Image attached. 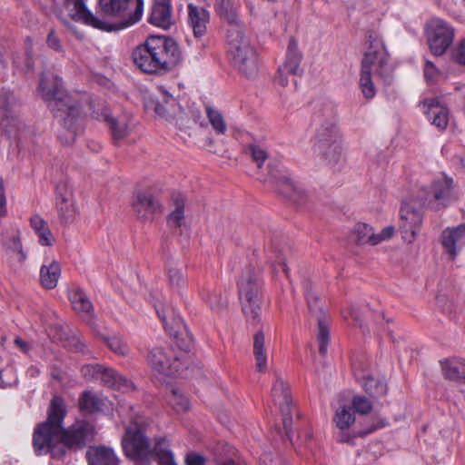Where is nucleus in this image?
I'll list each match as a JSON object with an SVG mask.
<instances>
[{
    "label": "nucleus",
    "instance_id": "1",
    "mask_svg": "<svg viewBox=\"0 0 465 465\" xmlns=\"http://www.w3.org/2000/svg\"><path fill=\"white\" fill-rule=\"evenodd\" d=\"M66 415L64 399L54 395L48 408V417L39 424L33 435V445L37 455L51 453L53 457H62L66 449L84 448L93 440L94 426L85 421L77 422L68 430L62 426Z\"/></svg>",
    "mask_w": 465,
    "mask_h": 465
},
{
    "label": "nucleus",
    "instance_id": "2",
    "mask_svg": "<svg viewBox=\"0 0 465 465\" xmlns=\"http://www.w3.org/2000/svg\"><path fill=\"white\" fill-rule=\"evenodd\" d=\"M39 92L62 126L60 141L73 144L84 129V114L79 104L63 87L62 79L52 72H44L39 83Z\"/></svg>",
    "mask_w": 465,
    "mask_h": 465
},
{
    "label": "nucleus",
    "instance_id": "3",
    "mask_svg": "<svg viewBox=\"0 0 465 465\" xmlns=\"http://www.w3.org/2000/svg\"><path fill=\"white\" fill-rule=\"evenodd\" d=\"M134 63L144 73L164 74L182 61V52L171 37L151 35L132 54Z\"/></svg>",
    "mask_w": 465,
    "mask_h": 465
},
{
    "label": "nucleus",
    "instance_id": "4",
    "mask_svg": "<svg viewBox=\"0 0 465 465\" xmlns=\"http://www.w3.org/2000/svg\"><path fill=\"white\" fill-rule=\"evenodd\" d=\"M237 285L242 311L247 322L252 325L259 324L263 297V282L260 271L248 265L242 271Z\"/></svg>",
    "mask_w": 465,
    "mask_h": 465
},
{
    "label": "nucleus",
    "instance_id": "5",
    "mask_svg": "<svg viewBox=\"0 0 465 465\" xmlns=\"http://www.w3.org/2000/svg\"><path fill=\"white\" fill-rule=\"evenodd\" d=\"M132 0H98L99 8L105 24L99 30L105 32L119 31L127 28L142 18L143 2L138 0L134 12H131Z\"/></svg>",
    "mask_w": 465,
    "mask_h": 465
},
{
    "label": "nucleus",
    "instance_id": "6",
    "mask_svg": "<svg viewBox=\"0 0 465 465\" xmlns=\"http://www.w3.org/2000/svg\"><path fill=\"white\" fill-rule=\"evenodd\" d=\"M229 53L234 66L247 78L258 74L257 54L243 27L229 28L227 32Z\"/></svg>",
    "mask_w": 465,
    "mask_h": 465
},
{
    "label": "nucleus",
    "instance_id": "7",
    "mask_svg": "<svg viewBox=\"0 0 465 465\" xmlns=\"http://www.w3.org/2000/svg\"><path fill=\"white\" fill-rule=\"evenodd\" d=\"M147 425L134 421L126 428L122 445L126 457L135 463L151 461L153 446L146 434Z\"/></svg>",
    "mask_w": 465,
    "mask_h": 465
},
{
    "label": "nucleus",
    "instance_id": "8",
    "mask_svg": "<svg viewBox=\"0 0 465 465\" xmlns=\"http://www.w3.org/2000/svg\"><path fill=\"white\" fill-rule=\"evenodd\" d=\"M302 288L309 312L317 319L318 322L317 340L320 343L319 352L322 355H325L330 341V331L328 327L329 316L323 310V306L317 292L314 290V286L312 281L304 280L302 282Z\"/></svg>",
    "mask_w": 465,
    "mask_h": 465
},
{
    "label": "nucleus",
    "instance_id": "9",
    "mask_svg": "<svg viewBox=\"0 0 465 465\" xmlns=\"http://www.w3.org/2000/svg\"><path fill=\"white\" fill-rule=\"evenodd\" d=\"M417 201L419 202L418 207L411 202H404L400 210V230L403 240L409 243L415 240L417 232L421 225V207L425 204H430V200L425 191L418 194Z\"/></svg>",
    "mask_w": 465,
    "mask_h": 465
},
{
    "label": "nucleus",
    "instance_id": "10",
    "mask_svg": "<svg viewBox=\"0 0 465 465\" xmlns=\"http://www.w3.org/2000/svg\"><path fill=\"white\" fill-rule=\"evenodd\" d=\"M427 37L431 53L440 56L452 44L454 30L446 22L433 19L427 25Z\"/></svg>",
    "mask_w": 465,
    "mask_h": 465
},
{
    "label": "nucleus",
    "instance_id": "11",
    "mask_svg": "<svg viewBox=\"0 0 465 465\" xmlns=\"http://www.w3.org/2000/svg\"><path fill=\"white\" fill-rule=\"evenodd\" d=\"M268 175L261 178L262 180L264 182L272 180L277 184V190L280 194L298 205H302L306 202V192L300 185L296 184L290 178L281 175L280 171L273 166L272 162L268 163Z\"/></svg>",
    "mask_w": 465,
    "mask_h": 465
},
{
    "label": "nucleus",
    "instance_id": "12",
    "mask_svg": "<svg viewBox=\"0 0 465 465\" xmlns=\"http://www.w3.org/2000/svg\"><path fill=\"white\" fill-rule=\"evenodd\" d=\"M151 366L167 376L179 375L183 371L181 356H177L170 348L155 347L148 353Z\"/></svg>",
    "mask_w": 465,
    "mask_h": 465
},
{
    "label": "nucleus",
    "instance_id": "13",
    "mask_svg": "<svg viewBox=\"0 0 465 465\" xmlns=\"http://www.w3.org/2000/svg\"><path fill=\"white\" fill-rule=\"evenodd\" d=\"M154 308L159 318L162 320L165 330H167L170 335L176 340V343L180 349L183 352L189 351L193 344V336L189 333L183 319L176 316L174 312L172 310V322L169 323L167 322L166 310L163 307L159 308L156 304H154Z\"/></svg>",
    "mask_w": 465,
    "mask_h": 465
},
{
    "label": "nucleus",
    "instance_id": "14",
    "mask_svg": "<svg viewBox=\"0 0 465 465\" xmlns=\"http://www.w3.org/2000/svg\"><path fill=\"white\" fill-rule=\"evenodd\" d=\"M14 104L12 94L5 92L0 94V125L10 138L17 139L24 124L15 115Z\"/></svg>",
    "mask_w": 465,
    "mask_h": 465
},
{
    "label": "nucleus",
    "instance_id": "15",
    "mask_svg": "<svg viewBox=\"0 0 465 465\" xmlns=\"http://www.w3.org/2000/svg\"><path fill=\"white\" fill-rule=\"evenodd\" d=\"M302 60V54L298 49V45L293 37L289 40L286 58L282 65L278 68V74L276 81L282 86L288 84V75H301L302 70L300 67V64Z\"/></svg>",
    "mask_w": 465,
    "mask_h": 465
},
{
    "label": "nucleus",
    "instance_id": "16",
    "mask_svg": "<svg viewBox=\"0 0 465 465\" xmlns=\"http://www.w3.org/2000/svg\"><path fill=\"white\" fill-rule=\"evenodd\" d=\"M144 106L148 110H153L159 116L167 120L173 119L181 111L176 99L163 88L159 89L158 96L146 97Z\"/></svg>",
    "mask_w": 465,
    "mask_h": 465
},
{
    "label": "nucleus",
    "instance_id": "17",
    "mask_svg": "<svg viewBox=\"0 0 465 465\" xmlns=\"http://www.w3.org/2000/svg\"><path fill=\"white\" fill-rule=\"evenodd\" d=\"M84 375L86 376L87 372L92 374L93 378L100 379L102 382L110 387L117 390H129L134 389V385L127 378L119 375L114 370L108 369L101 365L85 366L82 369Z\"/></svg>",
    "mask_w": 465,
    "mask_h": 465
},
{
    "label": "nucleus",
    "instance_id": "18",
    "mask_svg": "<svg viewBox=\"0 0 465 465\" xmlns=\"http://www.w3.org/2000/svg\"><path fill=\"white\" fill-rule=\"evenodd\" d=\"M326 122L322 123L315 134V150L325 148L329 143L339 141V134L335 124V113L332 104L323 106Z\"/></svg>",
    "mask_w": 465,
    "mask_h": 465
},
{
    "label": "nucleus",
    "instance_id": "19",
    "mask_svg": "<svg viewBox=\"0 0 465 465\" xmlns=\"http://www.w3.org/2000/svg\"><path fill=\"white\" fill-rule=\"evenodd\" d=\"M64 6L74 21L83 23L95 29L105 28V24L102 21V18L94 15L88 9L84 0H64Z\"/></svg>",
    "mask_w": 465,
    "mask_h": 465
},
{
    "label": "nucleus",
    "instance_id": "20",
    "mask_svg": "<svg viewBox=\"0 0 465 465\" xmlns=\"http://www.w3.org/2000/svg\"><path fill=\"white\" fill-rule=\"evenodd\" d=\"M133 208L139 220L150 221L162 211V204L151 192L140 191L133 202Z\"/></svg>",
    "mask_w": 465,
    "mask_h": 465
},
{
    "label": "nucleus",
    "instance_id": "21",
    "mask_svg": "<svg viewBox=\"0 0 465 465\" xmlns=\"http://www.w3.org/2000/svg\"><path fill=\"white\" fill-rule=\"evenodd\" d=\"M422 191H425L428 193L430 204L432 203V201L437 203V206L433 207L434 209L445 207L450 203L457 199L453 193L452 180L450 178H444L440 181L435 182L432 184L431 193L426 189H421L419 192V194H420Z\"/></svg>",
    "mask_w": 465,
    "mask_h": 465
},
{
    "label": "nucleus",
    "instance_id": "22",
    "mask_svg": "<svg viewBox=\"0 0 465 465\" xmlns=\"http://www.w3.org/2000/svg\"><path fill=\"white\" fill-rule=\"evenodd\" d=\"M148 22L157 27L169 29L174 23L170 0H154Z\"/></svg>",
    "mask_w": 465,
    "mask_h": 465
},
{
    "label": "nucleus",
    "instance_id": "23",
    "mask_svg": "<svg viewBox=\"0 0 465 465\" xmlns=\"http://www.w3.org/2000/svg\"><path fill=\"white\" fill-rule=\"evenodd\" d=\"M5 251L8 255L9 267L17 272L21 270L27 259V254L24 251L23 243L19 233L12 235L5 243Z\"/></svg>",
    "mask_w": 465,
    "mask_h": 465
},
{
    "label": "nucleus",
    "instance_id": "24",
    "mask_svg": "<svg viewBox=\"0 0 465 465\" xmlns=\"http://www.w3.org/2000/svg\"><path fill=\"white\" fill-rule=\"evenodd\" d=\"M187 8L188 23L193 29L194 36L200 38L203 36L207 31L210 14L204 7L193 4H189Z\"/></svg>",
    "mask_w": 465,
    "mask_h": 465
},
{
    "label": "nucleus",
    "instance_id": "25",
    "mask_svg": "<svg viewBox=\"0 0 465 465\" xmlns=\"http://www.w3.org/2000/svg\"><path fill=\"white\" fill-rule=\"evenodd\" d=\"M464 236L465 223L460 224L452 229H446L442 232V245L452 260L456 257L458 253L457 249L463 244Z\"/></svg>",
    "mask_w": 465,
    "mask_h": 465
},
{
    "label": "nucleus",
    "instance_id": "26",
    "mask_svg": "<svg viewBox=\"0 0 465 465\" xmlns=\"http://www.w3.org/2000/svg\"><path fill=\"white\" fill-rule=\"evenodd\" d=\"M86 458L90 465H118V459L113 450L104 446L90 447Z\"/></svg>",
    "mask_w": 465,
    "mask_h": 465
},
{
    "label": "nucleus",
    "instance_id": "27",
    "mask_svg": "<svg viewBox=\"0 0 465 465\" xmlns=\"http://www.w3.org/2000/svg\"><path fill=\"white\" fill-rule=\"evenodd\" d=\"M440 366L445 379L465 384V361L447 359L440 361Z\"/></svg>",
    "mask_w": 465,
    "mask_h": 465
},
{
    "label": "nucleus",
    "instance_id": "28",
    "mask_svg": "<svg viewBox=\"0 0 465 465\" xmlns=\"http://www.w3.org/2000/svg\"><path fill=\"white\" fill-rule=\"evenodd\" d=\"M68 298L74 311L77 313H85L90 317L94 316V306L83 289L76 287L69 290Z\"/></svg>",
    "mask_w": 465,
    "mask_h": 465
},
{
    "label": "nucleus",
    "instance_id": "29",
    "mask_svg": "<svg viewBox=\"0 0 465 465\" xmlns=\"http://www.w3.org/2000/svg\"><path fill=\"white\" fill-rule=\"evenodd\" d=\"M61 275V267L58 262L52 261L49 264H43L40 269V282L45 289L56 287Z\"/></svg>",
    "mask_w": 465,
    "mask_h": 465
},
{
    "label": "nucleus",
    "instance_id": "30",
    "mask_svg": "<svg viewBox=\"0 0 465 465\" xmlns=\"http://www.w3.org/2000/svg\"><path fill=\"white\" fill-rule=\"evenodd\" d=\"M79 409L82 412L91 414L103 410L104 400L94 392L84 391L78 400Z\"/></svg>",
    "mask_w": 465,
    "mask_h": 465
},
{
    "label": "nucleus",
    "instance_id": "31",
    "mask_svg": "<svg viewBox=\"0 0 465 465\" xmlns=\"http://www.w3.org/2000/svg\"><path fill=\"white\" fill-rule=\"evenodd\" d=\"M424 105L428 106L425 112L429 119H431L432 124L440 129L446 128L448 124V110L439 104L434 99L426 100Z\"/></svg>",
    "mask_w": 465,
    "mask_h": 465
},
{
    "label": "nucleus",
    "instance_id": "32",
    "mask_svg": "<svg viewBox=\"0 0 465 465\" xmlns=\"http://www.w3.org/2000/svg\"><path fill=\"white\" fill-rule=\"evenodd\" d=\"M378 63L382 65L384 63L383 54L381 53V44L378 40L370 41V45L364 53L361 61V69L370 70L371 72V66Z\"/></svg>",
    "mask_w": 465,
    "mask_h": 465
},
{
    "label": "nucleus",
    "instance_id": "33",
    "mask_svg": "<svg viewBox=\"0 0 465 465\" xmlns=\"http://www.w3.org/2000/svg\"><path fill=\"white\" fill-rule=\"evenodd\" d=\"M280 411L282 417V426L285 431V434L290 440V442L294 444V430H298V422L300 420L299 412L296 413V420H294L292 418V405H283L281 404Z\"/></svg>",
    "mask_w": 465,
    "mask_h": 465
},
{
    "label": "nucleus",
    "instance_id": "34",
    "mask_svg": "<svg viewBox=\"0 0 465 465\" xmlns=\"http://www.w3.org/2000/svg\"><path fill=\"white\" fill-rule=\"evenodd\" d=\"M156 459L159 465H177L169 443L164 438H159L153 449L152 460Z\"/></svg>",
    "mask_w": 465,
    "mask_h": 465
},
{
    "label": "nucleus",
    "instance_id": "35",
    "mask_svg": "<svg viewBox=\"0 0 465 465\" xmlns=\"http://www.w3.org/2000/svg\"><path fill=\"white\" fill-rule=\"evenodd\" d=\"M265 338L262 331H258L253 336V354L257 371L263 372L267 369V354L264 349Z\"/></svg>",
    "mask_w": 465,
    "mask_h": 465
},
{
    "label": "nucleus",
    "instance_id": "36",
    "mask_svg": "<svg viewBox=\"0 0 465 465\" xmlns=\"http://www.w3.org/2000/svg\"><path fill=\"white\" fill-rule=\"evenodd\" d=\"M351 237L353 242L358 245L367 243L371 245L377 244L376 233L374 232L373 228L364 223H358L354 226Z\"/></svg>",
    "mask_w": 465,
    "mask_h": 465
},
{
    "label": "nucleus",
    "instance_id": "37",
    "mask_svg": "<svg viewBox=\"0 0 465 465\" xmlns=\"http://www.w3.org/2000/svg\"><path fill=\"white\" fill-rule=\"evenodd\" d=\"M218 15L230 25V28L243 27V25L239 22L237 7L232 0L220 1L218 5Z\"/></svg>",
    "mask_w": 465,
    "mask_h": 465
},
{
    "label": "nucleus",
    "instance_id": "38",
    "mask_svg": "<svg viewBox=\"0 0 465 465\" xmlns=\"http://www.w3.org/2000/svg\"><path fill=\"white\" fill-rule=\"evenodd\" d=\"M200 295L213 311L220 312L228 305V299L226 297H223L220 292H216L209 287H203L200 290Z\"/></svg>",
    "mask_w": 465,
    "mask_h": 465
},
{
    "label": "nucleus",
    "instance_id": "39",
    "mask_svg": "<svg viewBox=\"0 0 465 465\" xmlns=\"http://www.w3.org/2000/svg\"><path fill=\"white\" fill-rule=\"evenodd\" d=\"M55 208L57 210L58 219L62 224L72 223L77 214L74 199L64 202H55Z\"/></svg>",
    "mask_w": 465,
    "mask_h": 465
},
{
    "label": "nucleus",
    "instance_id": "40",
    "mask_svg": "<svg viewBox=\"0 0 465 465\" xmlns=\"http://www.w3.org/2000/svg\"><path fill=\"white\" fill-rule=\"evenodd\" d=\"M362 387L366 393L374 398L385 396L388 391L387 384L372 376H365L362 380Z\"/></svg>",
    "mask_w": 465,
    "mask_h": 465
},
{
    "label": "nucleus",
    "instance_id": "41",
    "mask_svg": "<svg viewBox=\"0 0 465 465\" xmlns=\"http://www.w3.org/2000/svg\"><path fill=\"white\" fill-rule=\"evenodd\" d=\"M333 421L339 430L349 429L355 422V417L350 406L339 407L333 417Z\"/></svg>",
    "mask_w": 465,
    "mask_h": 465
},
{
    "label": "nucleus",
    "instance_id": "42",
    "mask_svg": "<svg viewBox=\"0 0 465 465\" xmlns=\"http://www.w3.org/2000/svg\"><path fill=\"white\" fill-rule=\"evenodd\" d=\"M174 210L168 216V223L171 227L179 228L184 221V199L179 194L173 198Z\"/></svg>",
    "mask_w": 465,
    "mask_h": 465
},
{
    "label": "nucleus",
    "instance_id": "43",
    "mask_svg": "<svg viewBox=\"0 0 465 465\" xmlns=\"http://www.w3.org/2000/svg\"><path fill=\"white\" fill-rule=\"evenodd\" d=\"M104 121L108 124L113 139L115 143L122 140L128 134V126L125 121L115 119L107 114H104Z\"/></svg>",
    "mask_w": 465,
    "mask_h": 465
},
{
    "label": "nucleus",
    "instance_id": "44",
    "mask_svg": "<svg viewBox=\"0 0 465 465\" xmlns=\"http://www.w3.org/2000/svg\"><path fill=\"white\" fill-rule=\"evenodd\" d=\"M316 151L330 165L337 164L341 157V146L339 141L329 143L325 148H319Z\"/></svg>",
    "mask_w": 465,
    "mask_h": 465
},
{
    "label": "nucleus",
    "instance_id": "45",
    "mask_svg": "<svg viewBox=\"0 0 465 465\" xmlns=\"http://www.w3.org/2000/svg\"><path fill=\"white\" fill-rule=\"evenodd\" d=\"M273 401L280 405H292V398L288 388L285 386L282 379H277L272 389Z\"/></svg>",
    "mask_w": 465,
    "mask_h": 465
},
{
    "label": "nucleus",
    "instance_id": "46",
    "mask_svg": "<svg viewBox=\"0 0 465 465\" xmlns=\"http://www.w3.org/2000/svg\"><path fill=\"white\" fill-rule=\"evenodd\" d=\"M206 114L208 120L217 134H223L227 130V124L223 119V114L216 109L206 106Z\"/></svg>",
    "mask_w": 465,
    "mask_h": 465
},
{
    "label": "nucleus",
    "instance_id": "47",
    "mask_svg": "<svg viewBox=\"0 0 465 465\" xmlns=\"http://www.w3.org/2000/svg\"><path fill=\"white\" fill-rule=\"evenodd\" d=\"M168 402L176 412H183L189 409V400L178 389H172Z\"/></svg>",
    "mask_w": 465,
    "mask_h": 465
},
{
    "label": "nucleus",
    "instance_id": "48",
    "mask_svg": "<svg viewBox=\"0 0 465 465\" xmlns=\"http://www.w3.org/2000/svg\"><path fill=\"white\" fill-rule=\"evenodd\" d=\"M359 84L365 98L371 99L374 97L376 90L371 80V72L370 70H361Z\"/></svg>",
    "mask_w": 465,
    "mask_h": 465
},
{
    "label": "nucleus",
    "instance_id": "49",
    "mask_svg": "<svg viewBox=\"0 0 465 465\" xmlns=\"http://www.w3.org/2000/svg\"><path fill=\"white\" fill-rule=\"evenodd\" d=\"M74 200L72 185L67 178L59 181L55 185V202Z\"/></svg>",
    "mask_w": 465,
    "mask_h": 465
},
{
    "label": "nucleus",
    "instance_id": "50",
    "mask_svg": "<svg viewBox=\"0 0 465 465\" xmlns=\"http://www.w3.org/2000/svg\"><path fill=\"white\" fill-rule=\"evenodd\" d=\"M168 280L170 286L179 292L186 284V279L178 268L169 267L168 268Z\"/></svg>",
    "mask_w": 465,
    "mask_h": 465
},
{
    "label": "nucleus",
    "instance_id": "51",
    "mask_svg": "<svg viewBox=\"0 0 465 465\" xmlns=\"http://www.w3.org/2000/svg\"><path fill=\"white\" fill-rule=\"evenodd\" d=\"M245 152L256 163L258 169L262 168V163L268 158V153L259 145L253 143L248 144L245 148Z\"/></svg>",
    "mask_w": 465,
    "mask_h": 465
},
{
    "label": "nucleus",
    "instance_id": "52",
    "mask_svg": "<svg viewBox=\"0 0 465 465\" xmlns=\"http://www.w3.org/2000/svg\"><path fill=\"white\" fill-rule=\"evenodd\" d=\"M290 252V248L288 246H272V252L273 253V256L270 257V259L272 262V266H274V263H278L282 267L283 272L287 274L288 273V268L285 263L286 260V254Z\"/></svg>",
    "mask_w": 465,
    "mask_h": 465
},
{
    "label": "nucleus",
    "instance_id": "53",
    "mask_svg": "<svg viewBox=\"0 0 465 465\" xmlns=\"http://www.w3.org/2000/svg\"><path fill=\"white\" fill-rule=\"evenodd\" d=\"M103 341L107 345V347L114 353H117L119 355L127 354L128 347L126 344L123 342L120 337H103Z\"/></svg>",
    "mask_w": 465,
    "mask_h": 465
},
{
    "label": "nucleus",
    "instance_id": "54",
    "mask_svg": "<svg viewBox=\"0 0 465 465\" xmlns=\"http://www.w3.org/2000/svg\"><path fill=\"white\" fill-rule=\"evenodd\" d=\"M60 340L63 341L64 347L71 351H84L85 347L84 343L76 335L68 336L66 333H63Z\"/></svg>",
    "mask_w": 465,
    "mask_h": 465
},
{
    "label": "nucleus",
    "instance_id": "55",
    "mask_svg": "<svg viewBox=\"0 0 465 465\" xmlns=\"http://www.w3.org/2000/svg\"><path fill=\"white\" fill-rule=\"evenodd\" d=\"M351 405L354 410L359 414H367L372 410L371 402L364 396H354L351 401Z\"/></svg>",
    "mask_w": 465,
    "mask_h": 465
},
{
    "label": "nucleus",
    "instance_id": "56",
    "mask_svg": "<svg viewBox=\"0 0 465 465\" xmlns=\"http://www.w3.org/2000/svg\"><path fill=\"white\" fill-rule=\"evenodd\" d=\"M35 233L37 234V236L39 238V242L41 245H44V246L53 245V243L54 242V235L47 224L45 226H44L41 229V231L35 232Z\"/></svg>",
    "mask_w": 465,
    "mask_h": 465
},
{
    "label": "nucleus",
    "instance_id": "57",
    "mask_svg": "<svg viewBox=\"0 0 465 465\" xmlns=\"http://www.w3.org/2000/svg\"><path fill=\"white\" fill-rule=\"evenodd\" d=\"M47 45L48 46L56 51V52H62L63 46L61 44V41L59 37L56 35L55 32L54 30H51L47 35Z\"/></svg>",
    "mask_w": 465,
    "mask_h": 465
},
{
    "label": "nucleus",
    "instance_id": "58",
    "mask_svg": "<svg viewBox=\"0 0 465 465\" xmlns=\"http://www.w3.org/2000/svg\"><path fill=\"white\" fill-rule=\"evenodd\" d=\"M326 104H331V103H328V102H318L314 104V119L315 121L319 122L320 124L322 123H324L326 122V115L324 114V109H323V106H325Z\"/></svg>",
    "mask_w": 465,
    "mask_h": 465
},
{
    "label": "nucleus",
    "instance_id": "59",
    "mask_svg": "<svg viewBox=\"0 0 465 465\" xmlns=\"http://www.w3.org/2000/svg\"><path fill=\"white\" fill-rule=\"evenodd\" d=\"M438 74V69L435 67L433 63H431L430 61H426L424 67V77L426 78V80L430 83L434 82Z\"/></svg>",
    "mask_w": 465,
    "mask_h": 465
},
{
    "label": "nucleus",
    "instance_id": "60",
    "mask_svg": "<svg viewBox=\"0 0 465 465\" xmlns=\"http://www.w3.org/2000/svg\"><path fill=\"white\" fill-rule=\"evenodd\" d=\"M205 462V458L196 452H189L185 457L186 465H206Z\"/></svg>",
    "mask_w": 465,
    "mask_h": 465
},
{
    "label": "nucleus",
    "instance_id": "61",
    "mask_svg": "<svg viewBox=\"0 0 465 465\" xmlns=\"http://www.w3.org/2000/svg\"><path fill=\"white\" fill-rule=\"evenodd\" d=\"M46 224L47 223L39 214H34L30 218V225L35 232L41 231Z\"/></svg>",
    "mask_w": 465,
    "mask_h": 465
},
{
    "label": "nucleus",
    "instance_id": "62",
    "mask_svg": "<svg viewBox=\"0 0 465 465\" xmlns=\"http://www.w3.org/2000/svg\"><path fill=\"white\" fill-rule=\"evenodd\" d=\"M394 233L393 226H387L380 233H376L377 244L384 240L391 239Z\"/></svg>",
    "mask_w": 465,
    "mask_h": 465
},
{
    "label": "nucleus",
    "instance_id": "63",
    "mask_svg": "<svg viewBox=\"0 0 465 465\" xmlns=\"http://www.w3.org/2000/svg\"><path fill=\"white\" fill-rule=\"evenodd\" d=\"M262 462L263 465H286L279 457H272L268 453L263 454Z\"/></svg>",
    "mask_w": 465,
    "mask_h": 465
},
{
    "label": "nucleus",
    "instance_id": "64",
    "mask_svg": "<svg viewBox=\"0 0 465 465\" xmlns=\"http://www.w3.org/2000/svg\"><path fill=\"white\" fill-rule=\"evenodd\" d=\"M349 317L353 319L356 322H359L360 327H362V324L361 322V312L358 308L354 306H350L347 310V314H344L345 319H348Z\"/></svg>",
    "mask_w": 465,
    "mask_h": 465
}]
</instances>
